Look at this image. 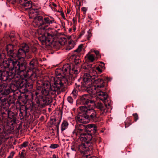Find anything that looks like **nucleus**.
<instances>
[{
  "mask_svg": "<svg viewBox=\"0 0 158 158\" xmlns=\"http://www.w3.org/2000/svg\"><path fill=\"white\" fill-rule=\"evenodd\" d=\"M19 65L22 64L25 66V69L23 70L20 69L18 71H15V69L13 71L9 72L0 71V80L3 81L9 82L12 79L15 82L14 84L17 88H21L24 86H26L27 79L26 78L33 79L36 78L37 75L35 72L32 71L35 69L36 64L37 63L35 59H33L29 63L28 68L27 69L26 65L23 63L19 62Z\"/></svg>",
  "mask_w": 158,
  "mask_h": 158,
  "instance_id": "1",
  "label": "nucleus"
},
{
  "mask_svg": "<svg viewBox=\"0 0 158 158\" xmlns=\"http://www.w3.org/2000/svg\"><path fill=\"white\" fill-rule=\"evenodd\" d=\"M50 84L46 83L44 84L40 89H38L35 92L40 91V96H48L50 92L52 94H59L60 92V89L64 87L65 83L67 81L64 77L61 75H59L51 78Z\"/></svg>",
  "mask_w": 158,
  "mask_h": 158,
  "instance_id": "2",
  "label": "nucleus"
},
{
  "mask_svg": "<svg viewBox=\"0 0 158 158\" xmlns=\"http://www.w3.org/2000/svg\"><path fill=\"white\" fill-rule=\"evenodd\" d=\"M85 127L81 125L74 130L73 133L76 136L79 137L80 140L84 142L79 145L77 148L85 158V155H90L93 153V143L91 140L93 138L92 135L85 134Z\"/></svg>",
  "mask_w": 158,
  "mask_h": 158,
  "instance_id": "3",
  "label": "nucleus"
},
{
  "mask_svg": "<svg viewBox=\"0 0 158 158\" xmlns=\"http://www.w3.org/2000/svg\"><path fill=\"white\" fill-rule=\"evenodd\" d=\"M104 86L105 82L103 80L96 78L93 80L92 84H86L83 86L86 88L87 91L90 94H96L98 98L105 102L108 98V95L104 92L106 89Z\"/></svg>",
  "mask_w": 158,
  "mask_h": 158,
  "instance_id": "4",
  "label": "nucleus"
},
{
  "mask_svg": "<svg viewBox=\"0 0 158 158\" xmlns=\"http://www.w3.org/2000/svg\"><path fill=\"white\" fill-rule=\"evenodd\" d=\"M6 50L7 54L10 56L8 59L4 58L2 64L4 68L8 69L9 71L15 70L19 71L20 69L23 70L25 69V66L22 64L19 65V62L15 58L16 55L14 53L13 46V45L9 44L6 46Z\"/></svg>",
  "mask_w": 158,
  "mask_h": 158,
  "instance_id": "5",
  "label": "nucleus"
},
{
  "mask_svg": "<svg viewBox=\"0 0 158 158\" xmlns=\"http://www.w3.org/2000/svg\"><path fill=\"white\" fill-rule=\"evenodd\" d=\"M81 112L85 114L79 115L76 118L79 122L85 124L89 122V120L96 122L99 121V116L97 111L90 107L81 106L79 107Z\"/></svg>",
  "mask_w": 158,
  "mask_h": 158,
  "instance_id": "6",
  "label": "nucleus"
},
{
  "mask_svg": "<svg viewBox=\"0 0 158 158\" xmlns=\"http://www.w3.org/2000/svg\"><path fill=\"white\" fill-rule=\"evenodd\" d=\"M40 91L35 92L32 95V99H35L36 103L38 105H48L52 102V100L48 95V96H40Z\"/></svg>",
  "mask_w": 158,
  "mask_h": 158,
  "instance_id": "7",
  "label": "nucleus"
},
{
  "mask_svg": "<svg viewBox=\"0 0 158 158\" xmlns=\"http://www.w3.org/2000/svg\"><path fill=\"white\" fill-rule=\"evenodd\" d=\"M29 51V47L25 43L22 44L21 46V48L18 51L17 54H15V58L18 62L23 63L26 57V53H27Z\"/></svg>",
  "mask_w": 158,
  "mask_h": 158,
  "instance_id": "8",
  "label": "nucleus"
},
{
  "mask_svg": "<svg viewBox=\"0 0 158 158\" xmlns=\"http://www.w3.org/2000/svg\"><path fill=\"white\" fill-rule=\"evenodd\" d=\"M97 74L95 69L94 68H90L89 70V73H86L84 75L82 85L92 84L93 80L97 78Z\"/></svg>",
  "mask_w": 158,
  "mask_h": 158,
  "instance_id": "9",
  "label": "nucleus"
},
{
  "mask_svg": "<svg viewBox=\"0 0 158 158\" xmlns=\"http://www.w3.org/2000/svg\"><path fill=\"white\" fill-rule=\"evenodd\" d=\"M32 24L35 27H40L38 30L39 33L40 31H41L43 33H44L45 30L44 26L45 22L42 16H40L34 18Z\"/></svg>",
  "mask_w": 158,
  "mask_h": 158,
  "instance_id": "10",
  "label": "nucleus"
},
{
  "mask_svg": "<svg viewBox=\"0 0 158 158\" xmlns=\"http://www.w3.org/2000/svg\"><path fill=\"white\" fill-rule=\"evenodd\" d=\"M43 32L41 34L42 35L39 38V40L41 42L42 44L46 46H50L52 44L51 40L54 36V34L50 33H47V36L44 35Z\"/></svg>",
  "mask_w": 158,
  "mask_h": 158,
  "instance_id": "11",
  "label": "nucleus"
},
{
  "mask_svg": "<svg viewBox=\"0 0 158 158\" xmlns=\"http://www.w3.org/2000/svg\"><path fill=\"white\" fill-rule=\"evenodd\" d=\"M61 71V73L57 75H56V76L59 75H61L62 76H63L65 77L67 80V79L64 75H65L66 74H71V70L70 65L69 64H66L63 65L62 69H59V72H60ZM68 81V80H67ZM67 82H68L67 81ZM68 82L65 84H66Z\"/></svg>",
  "mask_w": 158,
  "mask_h": 158,
  "instance_id": "12",
  "label": "nucleus"
},
{
  "mask_svg": "<svg viewBox=\"0 0 158 158\" xmlns=\"http://www.w3.org/2000/svg\"><path fill=\"white\" fill-rule=\"evenodd\" d=\"M89 95L86 94L84 95L81 97V103L84 105V106L87 107H90L91 104L94 103V101L89 99Z\"/></svg>",
  "mask_w": 158,
  "mask_h": 158,
  "instance_id": "13",
  "label": "nucleus"
},
{
  "mask_svg": "<svg viewBox=\"0 0 158 158\" xmlns=\"http://www.w3.org/2000/svg\"><path fill=\"white\" fill-rule=\"evenodd\" d=\"M94 104L95 107L100 110L101 115H105L106 114L107 110L106 109V105L99 102L96 103L94 102Z\"/></svg>",
  "mask_w": 158,
  "mask_h": 158,
  "instance_id": "14",
  "label": "nucleus"
},
{
  "mask_svg": "<svg viewBox=\"0 0 158 158\" xmlns=\"http://www.w3.org/2000/svg\"><path fill=\"white\" fill-rule=\"evenodd\" d=\"M83 126L85 127V134H89L90 135H91V134L89 133H87L86 132V129H92L91 130H93L94 131L93 132L94 133H95L96 131H97V126H96L94 124H89L88 125H84L81 123L80 124H77L76 126L75 127V128L74 130H76L77 128H78V127H79L81 126Z\"/></svg>",
  "mask_w": 158,
  "mask_h": 158,
  "instance_id": "15",
  "label": "nucleus"
},
{
  "mask_svg": "<svg viewBox=\"0 0 158 158\" xmlns=\"http://www.w3.org/2000/svg\"><path fill=\"white\" fill-rule=\"evenodd\" d=\"M32 2L31 1H27L26 0H23H23L20 4L23 6L26 10H29L32 7Z\"/></svg>",
  "mask_w": 158,
  "mask_h": 158,
  "instance_id": "16",
  "label": "nucleus"
},
{
  "mask_svg": "<svg viewBox=\"0 0 158 158\" xmlns=\"http://www.w3.org/2000/svg\"><path fill=\"white\" fill-rule=\"evenodd\" d=\"M93 52V50H91L85 57L86 60L90 62H93L96 59L95 55L91 53Z\"/></svg>",
  "mask_w": 158,
  "mask_h": 158,
  "instance_id": "17",
  "label": "nucleus"
},
{
  "mask_svg": "<svg viewBox=\"0 0 158 158\" xmlns=\"http://www.w3.org/2000/svg\"><path fill=\"white\" fill-rule=\"evenodd\" d=\"M44 21L45 22V26L46 24H52L55 22L54 18L53 17L50 16H48L47 17H44Z\"/></svg>",
  "mask_w": 158,
  "mask_h": 158,
  "instance_id": "18",
  "label": "nucleus"
},
{
  "mask_svg": "<svg viewBox=\"0 0 158 158\" xmlns=\"http://www.w3.org/2000/svg\"><path fill=\"white\" fill-rule=\"evenodd\" d=\"M84 47V45L81 44L79 45L77 48L74 50V52L76 55L80 56L82 54V51Z\"/></svg>",
  "mask_w": 158,
  "mask_h": 158,
  "instance_id": "19",
  "label": "nucleus"
},
{
  "mask_svg": "<svg viewBox=\"0 0 158 158\" xmlns=\"http://www.w3.org/2000/svg\"><path fill=\"white\" fill-rule=\"evenodd\" d=\"M8 118L10 119L11 121H14L15 119V116L12 112L8 110L7 111Z\"/></svg>",
  "mask_w": 158,
  "mask_h": 158,
  "instance_id": "20",
  "label": "nucleus"
},
{
  "mask_svg": "<svg viewBox=\"0 0 158 158\" xmlns=\"http://www.w3.org/2000/svg\"><path fill=\"white\" fill-rule=\"evenodd\" d=\"M40 9L41 7L40 6L35 8H33L32 7L30 11V13L31 15H32V14H35V15H37L38 14L39 10Z\"/></svg>",
  "mask_w": 158,
  "mask_h": 158,
  "instance_id": "21",
  "label": "nucleus"
},
{
  "mask_svg": "<svg viewBox=\"0 0 158 158\" xmlns=\"http://www.w3.org/2000/svg\"><path fill=\"white\" fill-rule=\"evenodd\" d=\"M72 57L73 59L74 62L76 64H77L81 62L80 56L76 55L75 54H74L73 55Z\"/></svg>",
  "mask_w": 158,
  "mask_h": 158,
  "instance_id": "22",
  "label": "nucleus"
},
{
  "mask_svg": "<svg viewBox=\"0 0 158 158\" xmlns=\"http://www.w3.org/2000/svg\"><path fill=\"white\" fill-rule=\"evenodd\" d=\"M68 125L69 124L67 121H64L63 122L61 126V129L62 131L67 128Z\"/></svg>",
  "mask_w": 158,
  "mask_h": 158,
  "instance_id": "23",
  "label": "nucleus"
},
{
  "mask_svg": "<svg viewBox=\"0 0 158 158\" xmlns=\"http://www.w3.org/2000/svg\"><path fill=\"white\" fill-rule=\"evenodd\" d=\"M74 46V42L70 41L68 43L66 48V50L67 51H69L73 48Z\"/></svg>",
  "mask_w": 158,
  "mask_h": 158,
  "instance_id": "24",
  "label": "nucleus"
},
{
  "mask_svg": "<svg viewBox=\"0 0 158 158\" xmlns=\"http://www.w3.org/2000/svg\"><path fill=\"white\" fill-rule=\"evenodd\" d=\"M80 72V69L79 68H75V67L72 69L71 70V73H73L75 74H78Z\"/></svg>",
  "mask_w": 158,
  "mask_h": 158,
  "instance_id": "25",
  "label": "nucleus"
},
{
  "mask_svg": "<svg viewBox=\"0 0 158 158\" xmlns=\"http://www.w3.org/2000/svg\"><path fill=\"white\" fill-rule=\"evenodd\" d=\"M28 144V142L27 141H25L22 144H21L19 147L20 149H22L23 148L26 147Z\"/></svg>",
  "mask_w": 158,
  "mask_h": 158,
  "instance_id": "26",
  "label": "nucleus"
},
{
  "mask_svg": "<svg viewBox=\"0 0 158 158\" xmlns=\"http://www.w3.org/2000/svg\"><path fill=\"white\" fill-rule=\"evenodd\" d=\"M59 147L58 144L52 143L50 145L49 148L51 149L56 148Z\"/></svg>",
  "mask_w": 158,
  "mask_h": 158,
  "instance_id": "27",
  "label": "nucleus"
},
{
  "mask_svg": "<svg viewBox=\"0 0 158 158\" xmlns=\"http://www.w3.org/2000/svg\"><path fill=\"white\" fill-rule=\"evenodd\" d=\"M77 91L76 89H74L73 92H72V93L71 94V95H72L73 97L75 98H76V97L77 95Z\"/></svg>",
  "mask_w": 158,
  "mask_h": 158,
  "instance_id": "28",
  "label": "nucleus"
},
{
  "mask_svg": "<svg viewBox=\"0 0 158 158\" xmlns=\"http://www.w3.org/2000/svg\"><path fill=\"white\" fill-rule=\"evenodd\" d=\"M93 52H94L96 55V57L97 58H100L101 57L100 54H99V52L97 50H94L93 49Z\"/></svg>",
  "mask_w": 158,
  "mask_h": 158,
  "instance_id": "29",
  "label": "nucleus"
},
{
  "mask_svg": "<svg viewBox=\"0 0 158 158\" xmlns=\"http://www.w3.org/2000/svg\"><path fill=\"white\" fill-rule=\"evenodd\" d=\"M25 150H23L21 153L20 156V158H25L26 154L25 153Z\"/></svg>",
  "mask_w": 158,
  "mask_h": 158,
  "instance_id": "30",
  "label": "nucleus"
},
{
  "mask_svg": "<svg viewBox=\"0 0 158 158\" xmlns=\"http://www.w3.org/2000/svg\"><path fill=\"white\" fill-rule=\"evenodd\" d=\"M67 101L70 103H72L73 102V100L71 96H69L67 98Z\"/></svg>",
  "mask_w": 158,
  "mask_h": 158,
  "instance_id": "31",
  "label": "nucleus"
},
{
  "mask_svg": "<svg viewBox=\"0 0 158 158\" xmlns=\"http://www.w3.org/2000/svg\"><path fill=\"white\" fill-rule=\"evenodd\" d=\"M133 115L134 117L135 121H137L139 118L138 114L137 113H135L133 114Z\"/></svg>",
  "mask_w": 158,
  "mask_h": 158,
  "instance_id": "32",
  "label": "nucleus"
},
{
  "mask_svg": "<svg viewBox=\"0 0 158 158\" xmlns=\"http://www.w3.org/2000/svg\"><path fill=\"white\" fill-rule=\"evenodd\" d=\"M87 19V22L88 23H92L93 22L92 18H91V17L90 15H89Z\"/></svg>",
  "mask_w": 158,
  "mask_h": 158,
  "instance_id": "33",
  "label": "nucleus"
},
{
  "mask_svg": "<svg viewBox=\"0 0 158 158\" xmlns=\"http://www.w3.org/2000/svg\"><path fill=\"white\" fill-rule=\"evenodd\" d=\"M15 152L13 151L11 152L9 156H8V158H12L14 156V155L15 154Z\"/></svg>",
  "mask_w": 158,
  "mask_h": 158,
  "instance_id": "34",
  "label": "nucleus"
},
{
  "mask_svg": "<svg viewBox=\"0 0 158 158\" xmlns=\"http://www.w3.org/2000/svg\"><path fill=\"white\" fill-rule=\"evenodd\" d=\"M85 158H97L95 156H91L90 155H85Z\"/></svg>",
  "mask_w": 158,
  "mask_h": 158,
  "instance_id": "35",
  "label": "nucleus"
},
{
  "mask_svg": "<svg viewBox=\"0 0 158 158\" xmlns=\"http://www.w3.org/2000/svg\"><path fill=\"white\" fill-rule=\"evenodd\" d=\"M96 69L99 73H101L102 72V69L99 67L98 66V67H97L96 68Z\"/></svg>",
  "mask_w": 158,
  "mask_h": 158,
  "instance_id": "36",
  "label": "nucleus"
},
{
  "mask_svg": "<svg viewBox=\"0 0 158 158\" xmlns=\"http://www.w3.org/2000/svg\"><path fill=\"white\" fill-rule=\"evenodd\" d=\"M73 26H75V25L77 23V21L76 19L74 18L73 19Z\"/></svg>",
  "mask_w": 158,
  "mask_h": 158,
  "instance_id": "37",
  "label": "nucleus"
},
{
  "mask_svg": "<svg viewBox=\"0 0 158 158\" xmlns=\"http://www.w3.org/2000/svg\"><path fill=\"white\" fill-rule=\"evenodd\" d=\"M27 53H26V58L27 59H29L31 57V56L30 55H29Z\"/></svg>",
  "mask_w": 158,
  "mask_h": 158,
  "instance_id": "38",
  "label": "nucleus"
},
{
  "mask_svg": "<svg viewBox=\"0 0 158 158\" xmlns=\"http://www.w3.org/2000/svg\"><path fill=\"white\" fill-rule=\"evenodd\" d=\"M82 10L85 12H86L87 10V8L85 7H83L81 8Z\"/></svg>",
  "mask_w": 158,
  "mask_h": 158,
  "instance_id": "39",
  "label": "nucleus"
},
{
  "mask_svg": "<svg viewBox=\"0 0 158 158\" xmlns=\"http://www.w3.org/2000/svg\"><path fill=\"white\" fill-rule=\"evenodd\" d=\"M88 37L89 38H90L91 36V31L90 30L88 31Z\"/></svg>",
  "mask_w": 158,
  "mask_h": 158,
  "instance_id": "40",
  "label": "nucleus"
},
{
  "mask_svg": "<svg viewBox=\"0 0 158 158\" xmlns=\"http://www.w3.org/2000/svg\"><path fill=\"white\" fill-rule=\"evenodd\" d=\"M52 158H59L58 156H56L55 154H53L52 156Z\"/></svg>",
  "mask_w": 158,
  "mask_h": 158,
  "instance_id": "41",
  "label": "nucleus"
},
{
  "mask_svg": "<svg viewBox=\"0 0 158 158\" xmlns=\"http://www.w3.org/2000/svg\"><path fill=\"white\" fill-rule=\"evenodd\" d=\"M71 150L72 151H76V149L74 147H72L71 148Z\"/></svg>",
  "mask_w": 158,
  "mask_h": 158,
  "instance_id": "42",
  "label": "nucleus"
},
{
  "mask_svg": "<svg viewBox=\"0 0 158 158\" xmlns=\"http://www.w3.org/2000/svg\"><path fill=\"white\" fill-rule=\"evenodd\" d=\"M61 16H62V17L64 19H65V16H64V14H62L61 15Z\"/></svg>",
  "mask_w": 158,
  "mask_h": 158,
  "instance_id": "43",
  "label": "nucleus"
},
{
  "mask_svg": "<svg viewBox=\"0 0 158 158\" xmlns=\"http://www.w3.org/2000/svg\"><path fill=\"white\" fill-rule=\"evenodd\" d=\"M60 121H59V123H58V124H57V125H56V127H57V128H59V124H60Z\"/></svg>",
  "mask_w": 158,
  "mask_h": 158,
  "instance_id": "44",
  "label": "nucleus"
},
{
  "mask_svg": "<svg viewBox=\"0 0 158 158\" xmlns=\"http://www.w3.org/2000/svg\"><path fill=\"white\" fill-rule=\"evenodd\" d=\"M70 12V10L69 9H68L67 10V12L68 14H69Z\"/></svg>",
  "mask_w": 158,
  "mask_h": 158,
  "instance_id": "45",
  "label": "nucleus"
},
{
  "mask_svg": "<svg viewBox=\"0 0 158 158\" xmlns=\"http://www.w3.org/2000/svg\"><path fill=\"white\" fill-rule=\"evenodd\" d=\"M72 30V28H70L69 29V32H70Z\"/></svg>",
  "mask_w": 158,
  "mask_h": 158,
  "instance_id": "46",
  "label": "nucleus"
},
{
  "mask_svg": "<svg viewBox=\"0 0 158 158\" xmlns=\"http://www.w3.org/2000/svg\"><path fill=\"white\" fill-rule=\"evenodd\" d=\"M74 27H73V30L75 31V30H76V27H75V26H74Z\"/></svg>",
  "mask_w": 158,
  "mask_h": 158,
  "instance_id": "47",
  "label": "nucleus"
},
{
  "mask_svg": "<svg viewBox=\"0 0 158 158\" xmlns=\"http://www.w3.org/2000/svg\"><path fill=\"white\" fill-rule=\"evenodd\" d=\"M69 153L67 152V155L68 156H69Z\"/></svg>",
  "mask_w": 158,
  "mask_h": 158,
  "instance_id": "48",
  "label": "nucleus"
},
{
  "mask_svg": "<svg viewBox=\"0 0 158 158\" xmlns=\"http://www.w3.org/2000/svg\"><path fill=\"white\" fill-rule=\"evenodd\" d=\"M1 54L0 53V59H1Z\"/></svg>",
  "mask_w": 158,
  "mask_h": 158,
  "instance_id": "49",
  "label": "nucleus"
},
{
  "mask_svg": "<svg viewBox=\"0 0 158 158\" xmlns=\"http://www.w3.org/2000/svg\"><path fill=\"white\" fill-rule=\"evenodd\" d=\"M65 42H64V43L62 44V45H63V44H65Z\"/></svg>",
  "mask_w": 158,
  "mask_h": 158,
  "instance_id": "50",
  "label": "nucleus"
},
{
  "mask_svg": "<svg viewBox=\"0 0 158 158\" xmlns=\"http://www.w3.org/2000/svg\"><path fill=\"white\" fill-rule=\"evenodd\" d=\"M96 23H98V21H96Z\"/></svg>",
  "mask_w": 158,
  "mask_h": 158,
  "instance_id": "51",
  "label": "nucleus"
},
{
  "mask_svg": "<svg viewBox=\"0 0 158 158\" xmlns=\"http://www.w3.org/2000/svg\"><path fill=\"white\" fill-rule=\"evenodd\" d=\"M32 86L31 85V88Z\"/></svg>",
  "mask_w": 158,
  "mask_h": 158,
  "instance_id": "52",
  "label": "nucleus"
},
{
  "mask_svg": "<svg viewBox=\"0 0 158 158\" xmlns=\"http://www.w3.org/2000/svg\"><path fill=\"white\" fill-rule=\"evenodd\" d=\"M35 50H36V48H35Z\"/></svg>",
  "mask_w": 158,
  "mask_h": 158,
  "instance_id": "53",
  "label": "nucleus"
},
{
  "mask_svg": "<svg viewBox=\"0 0 158 158\" xmlns=\"http://www.w3.org/2000/svg\"><path fill=\"white\" fill-rule=\"evenodd\" d=\"M64 40H66V39H65L64 38Z\"/></svg>",
  "mask_w": 158,
  "mask_h": 158,
  "instance_id": "54",
  "label": "nucleus"
},
{
  "mask_svg": "<svg viewBox=\"0 0 158 158\" xmlns=\"http://www.w3.org/2000/svg\"><path fill=\"white\" fill-rule=\"evenodd\" d=\"M56 72H57V71H56Z\"/></svg>",
  "mask_w": 158,
  "mask_h": 158,
  "instance_id": "55",
  "label": "nucleus"
},
{
  "mask_svg": "<svg viewBox=\"0 0 158 158\" xmlns=\"http://www.w3.org/2000/svg\"><path fill=\"white\" fill-rule=\"evenodd\" d=\"M20 113L22 114V112H21Z\"/></svg>",
  "mask_w": 158,
  "mask_h": 158,
  "instance_id": "56",
  "label": "nucleus"
},
{
  "mask_svg": "<svg viewBox=\"0 0 158 158\" xmlns=\"http://www.w3.org/2000/svg\"><path fill=\"white\" fill-rule=\"evenodd\" d=\"M7 158H9L7 157Z\"/></svg>",
  "mask_w": 158,
  "mask_h": 158,
  "instance_id": "57",
  "label": "nucleus"
}]
</instances>
